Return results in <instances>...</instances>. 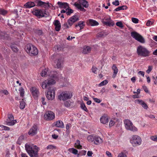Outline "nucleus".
<instances>
[{
  "label": "nucleus",
  "instance_id": "obj_1",
  "mask_svg": "<svg viewBox=\"0 0 157 157\" xmlns=\"http://www.w3.org/2000/svg\"><path fill=\"white\" fill-rule=\"evenodd\" d=\"M51 73V74L49 75V78L44 81L40 84L41 86L43 89H46L49 87L47 91L46 96L48 99L50 100H53L55 95V88L53 87L50 86L55 83V79L57 77L56 75H54V72H52Z\"/></svg>",
  "mask_w": 157,
  "mask_h": 157
},
{
  "label": "nucleus",
  "instance_id": "obj_2",
  "mask_svg": "<svg viewBox=\"0 0 157 157\" xmlns=\"http://www.w3.org/2000/svg\"><path fill=\"white\" fill-rule=\"evenodd\" d=\"M25 148L27 152L30 157H39L38 151L40 149L36 145L26 144Z\"/></svg>",
  "mask_w": 157,
  "mask_h": 157
},
{
  "label": "nucleus",
  "instance_id": "obj_3",
  "mask_svg": "<svg viewBox=\"0 0 157 157\" xmlns=\"http://www.w3.org/2000/svg\"><path fill=\"white\" fill-rule=\"evenodd\" d=\"M136 52L139 56L144 57L149 56L150 53V52L147 48L141 45L137 47Z\"/></svg>",
  "mask_w": 157,
  "mask_h": 157
},
{
  "label": "nucleus",
  "instance_id": "obj_4",
  "mask_svg": "<svg viewBox=\"0 0 157 157\" xmlns=\"http://www.w3.org/2000/svg\"><path fill=\"white\" fill-rule=\"evenodd\" d=\"M78 3L76 2H75L74 4V6L80 11L85 12L86 10L83 7L86 8L89 6L88 2L85 0H78Z\"/></svg>",
  "mask_w": 157,
  "mask_h": 157
},
{
  "label": "nucleus",
  "instance_id": "obj_5",
  "mask_svg": "<svg viewBox=\"0 0 157 157\" xmlns=\"http://www.w3.org/2000/svg\"><path fill=\"white\" fill-rule=\"evenodd\" d=\"M26 51L31 56H35L38 54V50L34 45L28 44L26 46Z\"/></svg>",
  "mask_w": 157,
  "mask_h": 157
},
{
  "label": "nucleus",
  "instance_id": "obj_6",
  "mask_svg": "<svg viewBox=\"0 0 157 157\" xmlns=\"http://www.w3.org/2000/svg\"><path fill=\"white\" fill-rule=\"evenodd\" d=\"M125 128L128 130L133 132L137 131V129L133 125L132 122L128 119H126L124 121Z\"/></svg>",
  "mask_w": 157,
  "mask_h": 157
},
{
  "label": "nucleus",
  "instance_id": "obj_7",
  "mask_svg": "<svg viewBox=\"0 0 157 157\" xmlns=\"http://www.w3.org/2000/svg\"><path fill=\"white\" fill-rule=\"evenodd\" d=\"M72 96V93L68 91L63 92L58 96L59 99L63 101L71 98Z\"/></svg>",
  "mask_w": 157,
  "mask_h": 157
},
{
  "label": "nucleus",
  "instance_id": "obj_8",
  "mask_svg": "<svg viewBox=\"0 0 157 157\" xmlns=\"http://www.w3.org/2000/svg\"><path fill=\"white\" fill-rule=\"evenodd\" d=\"M131 36L136 40L141 43H144L145 40L144 38L140 34L136 32H132Z\"/></svg>",
  "mask_w": 157,
  "mask_h": 157
},
{
  "label": "nucleus",
  "instance_id": "obj_9",
  "mask_svg": "<svg viewBox=\"0 0 157 157\" xmlns=\"http://www.w3.org/2000/svg\"><path fill=\"white\" fill-rule=\"evenodd\" d=\"M141 138L136 135H133L132 139L130 140L131 143L134 146L140 145L141 143Z\"/></svg>",
  "mask_w": 157,
  "mask_h": 157
},
{
  "label": "nucleus",
  "instance_id": "obj_10",
  "mask_svg": "<svg viewBox=\"0 0 157 157\" xmlns=\"http://www.w3.org/2000/svg\"><path fill=\"white\" fill-rule=\"evenodd\" d=\"M44 119L47 121L52 120L55 118L54 113L51 111L46 112L44 114Z\"/></svg>",
  "mask_w": 157,
  "mask_h": 157
},
{
  "label": "nucleus",
  "instance_id": "obj_11",
  "mask_svg": "<svg viewBox=\"0 0 157 157\" xmlns=\"http://www.w3.org/2000/svg\"><path fill=\"white\" fill-rule=\"evenodd\" d=\"M79 20V17L77 15H74L71 17L67 21L68 25L71 27L74 23Z\"/></svg>",
  "mask_w": 157,
  "mask_h": 157
},
{
  "label": "nucleus",
  "instance_id": "obj_12",
  "mask_svg": "<svg viewBox=\"0 0 157 157\" xmlns=\"http://www.w3.org/2000/svg\"><path fill=\"white\" fill-rule=\"evenodd\" d=\"M30 90L33 97L37 98L39 94L38 90L36 87H32L30 88Z\"/></svg>",
  "mask_w": 157,
  "mask_h": 157
},
{
  "label": "nucleus",
  "instance_id": "obj_13",
  "mask_svg": "<svg viewBox=\"0 0 157 157\" xmlns=\"http://www.w3.org/2000/svg\"><path fill=\"white\" fill-rule=\"evenodd\" d=\"M37 126L36 125H34L29 130L28 134L31 136H34L37 133Z\"/></svg>",
  "mask_w": 157,
  "mask_h": 157
},
{
  "label": "nucleus",
  "instance_id": "obj_14",
  "mask_svg": "<svg viewBox=\"0 0 157 157\" xmlns=\"http://www.w3.org/2000/svg\"><path fill=\"white\" fill-rule=\"evenodd\" d=\"M8 118L9 121H8L7 123V125L9 126H12L14 125L17 122L16 120H13L14 117L12 114H10L8 116Z\"/></svg>",
  "mask_w": 157,
  "mask_h": 157
},
{
  "label": "nucleus",
  "instance_id": "obj_15",
  "mask_svg": "<svg viewBox=\"0 0 157 157\" xmlns=\"http://www.w3.org/2000/svg\"><path fill=\"white\" fill-rule=\"evenodd\" d=\"M45 14V11L41 10H36L34 11V14L39 17H44Z\"/></svg>",
  "mask_w": 157,
  "mask_h": 157
},
{
  "label": "nucleus",
  "instance_id": "obj_16",
  "mask_svg": "<svg viewBox=\"0 0 157 157\" xmlns=\"http://www.w3.org/2000/svg\"><path fill=\"white\" fill-rule=\"evenodd\" d=\"M59 8H61L67 9L69 7V5L67 2H58L57 3Z\"/></svg>",
  "mask_w": 157,
  "mask_h": 157
},
{
  "label": "nucleus",
  "instance_id": "obj_17",
  "mask_svg": "<svg viewBox=\"0 0 157 157\" xmlns=\"http://www.w3.org/2000/svg\"><path fill=\"white\" fill-rule=\"evenodd\" d=\"M54 24L55 26V29L57 31H59L61 28V24L60 22L58 20H56L54 21Z\"/></svg>",
  "mask_w": 157,
  "mask_h": 157
},
{
  "label": "nucleus",
  "instance_id": "obj_18",
  "mask_svg": "<svg viewBox=\"0 0 157 157\" xmlns=\"http://www.w3.org/2000/svg\"><path fill=\"white\" fill-rule=\"evenodd\" d=\"M135 102L141 105L144 109H147L148 106L142 100L137 99L135 100Z\"/></svg>",
  "mask_w": 157,
  "mask_h": 157
},
{
  "label": "nucleus",
  "instance_id": "obj_19",
  "mask_svg": "<svg viewBox=\"0 0 157 157\" xmlns=\"http://www.w3.org/2000/svg\"><path fill=\"white\" fill-rule=\"evenodd\" d=\"M100 120L101 123L105 124L108 122V117L106 115H104L101 117Z\"/></svg>",
  "mask_w": 157,
  "mask_h": 157
},
{
  "label": "nucleus",
  "instance_id": "obj_20",
  "mask_svg": "<svg viewBox=\"0 0 157 157\" xmlns=\"http://www.w3.org/2000/svg\"><path fill=\"white\" fill-rule=\"evenodd\" d=\"M94 141L95 144L98 145L102 142V140L100 137L97 136H95Z\"/></svg>",
  "mask_w": 157,
  "mask_h": 157
},
{
  "label": "nucleus",
  "instance_id": "obj_21",
  "mask_svg": "<svg viewBox=\"0 0 157 157\" xmlns=\"http://www.w3.org/2000/svg\"><path fill=\"white\" fill-rule=\"evenodd\" d=\"M35 6V3L34 2H28L24 5V6L27 8H29L33 7Z\"/></svg>",
  "mask_w": 157,
  "mask_h": 157
},
{
  "label": "nucleus",
  "instance_id": "obj_22",
  "mask_svg": "<svg viewBox=\"0 0 157 157\" xmlns=\"http://www.w3.org/2000/svg\"><path fill=\"white\" fill-rule=\"evenodd\" d=\"M112 69L113 71V74L112 75V77L114 78L118 73V69L115 64L113 65L112 67Z\"/></svg>",
  "mask_w": 157,
  "mask_h": 157
},
{
  "label": "nucleus",
  "instance_id": "obj_23",
  "mask_svg": "<svg viewBox=\"0 0 157 157\" xmlns=\"http://www.w3.org/2000/svg\"><path fill=\"white\" fill-rule=\"evenodd\" d=\"M91 50V48L88 46H84L83 47L82 53L84 54H87L90 52Z\"/></svg>",
  "mask_w": 157,
  "mask_h": 157
},
{
  "label": "nucleus",
  "instance_id": "obj_24",
  "mask_svg": "<svg viewBox=\"0 0 157 157\" xmlns=\"http://www.w3.org/2000/svg\"><path fill=\"white\" fill-rule=\"evenodd\" d=\"M88 24L91 26H96L98 25V23L96 21L90 19L89 20Z\"/></svg>",
  "mask_w": 157,
  "mask_h": 157
},
{
  "label": "nucleus",
  "instance_id": "obj_25",
  "mask_svg": "<svg viewBox=\"0 0 157 157\" xmlns=\"http://www.w3.org/2000/svg\"><path fill=\"white\" fill-rule=\"evenodd\" d=\"M13 52H17L18 51L17 45L15 44H12L10 46Z\"/></svg>",
  "mask_w": 157,
  "mask_h": 157
},
{
  "label": "nucleus",
  "instance_id": "obj_26",
  "mask_svg": "<svg viewBox=\"0 0 157 157\" xmlns=\"http://www.w3.org/2000/svg\"><path fill=\"white\" fill-rule=\"evenodd\" d=\"M56 126L58 127L63 128L64 127V124L63 122L61 121H58L56 122Z\"/></svg>",
  "mask_w": 157,
  "mask_h": 157
},
{
  "label": "nucleus",
  "instance_id": "obj_27",
  "mask_svg": "<svg viewBox=\"0 0 157 157\" xmlns=\"http://www.w3.org/2000/svg\"><path fill=\"white\" fill-rule=\"evenodd\" d=\"M128 7L126 6H119L114 10L115 11H118L121 10H127Z\"/></svg>",
  "mask_w": 157,
  "mask_h": 157
},
{
  "label": "nucleus",
  "instance_id": "obj_28",
  "mask_svg": "<svg viewBox=\"0 0 157 157\" xmlns=\"http://www.w3.org/2000/svg\"><path fill=\"white\" fill-rule=\"evenodd\" d=\"M84 25V22L82 21H80L78 22V24H76L75 25V27H76L78 26H79L80 29L81 30L83 28Z\"/></svg>",
  "mask_w": 157,
  "mask_h": 157
},
{
  "label": "nucleus",
  "instance_id": "obj_29",
  "mask_svg": "<svg viewBox=\"0 0 157 157\" xmlns=\"http://www.w3.org/2000/svg\"><path fill=\"white\" fill-rule=\"evenodd\" d=\"M104 21V24H105V25H106L107 26H113L114 24V23L113 21L112 20H110V21H106V22H105V21Z\"/></svg>",
  "mask_w": 157,
  "mask_h": 157
},
{
  "label": "nucleus",
  "instance_id": "obj_30",
  "mask_svg": "<svg viewBox=\"0 0 157 157\" xmlns=\"http://www.w3.org/2000/svg\"><path fill=\"white\" fill-rule=\"evenodd\" d=\"M62 63L63 61L61 59H58L56 63V67L58 68H61L62 67Z\"/></svg>",
  "mask_w": 157,
  "mask_h": 157
},
{
  "label": "nucleus",
  "instance_id": "obj_31",
  "mask_svg": "<svg viewBox=\"0 0 157 157\" xmlns=\"http://www.w3.org/2000/svg\"><path fill=\"white\" fill-rule=\"evenodd\" d=\"M26 105L25 102L24 101V99H22V100L20 102V108L21 109H24Z\"/></svg>",
  "mask_w": 157,
  "mask_h": 157
},
{
  "label": "nucleus",
  "instance_id": "obj_32",
  "mask_svg": "<svg viewBox=\"0 0 157 157\" xmlns=\"http://www.w3.org/2000/svg\"><path fill=\"white\" fill-rule=\"evenodd\" d=\"M95 136L94 135H89L87 137V139L90 142H92L94 140Z\"/></svg>",
  "mask_w": 157,
  "mask_h": 157
},
{
  "label": "nucleus",
  "instance_id": "obj_33",
  "mask_svg": "<svg viewBox=\"0 0 157 157\" xmlns=\"http://www.w3.org/2000/svg\"><path fill=\"white\" fill-rule=\"evenodd\" d=\"M25 139V137L24 135H22L19 137L18 139L17 143L19 144H20L21 142L23 140Z\"/></svg>",
  "mask_w": 157,
  "mask_h": 157
},
{
  "label": "nucleus",
  "instance_id": "obj_34",
  "mask_svg": "<svg viewBox=\"0 0 157 157\" xmlns=\"http://www.w3.org/2000/svg\"><path fill=\"white\" fill-rule=\"evenodd\" d=\"M68 151L69 152L72 153L73 154H74L76 155V154H78V150L75 148H69L68 149Z\"/></svg>",
  "mask_w": 157,
  "mask_h": 157
},
{
  "label": "nucleus",
  "instance_id": "obj_35",
  "mask_svg": "<svg viewBox=\"0 0 157 157\" xmlns=\"http://www.w3.org/2000/svg\"><path fill=\"white\" fill-rule=\"evenodd\" d=\"M75 147L78 149H81L82 146L80 144V141L78 140H77L76 143H75Z\"/></svg>",
  "mask_w": 157,
  "mask_h": 157
},
{
  "label": "nucleus",
  "instance_id": "obj_36",
  "mask_svg": "<svg viewBox=\"0 0 157 157\" xmlns=\"http://www.w3.org/2000/svg\"><path fill=\"white\" fill-rule=\"evenodd\" d=\"M80 107L83 110L85 111L86 112H88V110L84 103L82 102L81 104Z\"/></svg>",
  "mask_w": 157,
  "mask_h": 157
},
{
  "label": "nucleus",
  "instance_id": "obj_37",
  "mask_svg": "<svg viewBox=\"0 0 157 157\" xmlns=\"http://www.w3.org/2000/svg\"><path fill=\"white\" fill-rule=\"evenodd\" d=\"M47 70L46 69H45L42 70L40 73L41 76L42 77H44L47 75Z\"/></svg>",
  "mask_w": 157,
  "mask_h": 157
},
{
  "label": "nucleus",
  "instance_id": "obj_38",
  "mask_svg": "<svg viewBox=\"0 0 157 157\" xmlns=\"http://www.w3.org/2000/svg\"><path fill=\"white\" fill-rule=\"evenodd\" d=\"M36 2L37 4V6H40L42 7L43 6V4H44V2L40 0L37 1Z\"/></svg>",
  "mask_w": 157,
  "mask_h": 157
},
{
  "label": "nucleus",
  "instance_id": "obj_39",
  "mask_svg": "<svg viewBox=\"0 0 157 157\" xmlns=\"http://www.w3.org/2000/svg\"><path fill=\"white\" fill-rule=\"evenodd\" d=\"M67 10H68V11L66 13L67 15H70L71 13H72L73 12V10L71 9H68V8H67L66 9V10L67 11Z\"/></svg>",
  "mask_w": 157,
  "mask_h": 157
},
{
  "label": "nucleus",
  "instance_id": "obj_40",
  "mask_svg": "<svg viewBox=\"0 0 157 157\" xmlns=\"http://www.w3.org/2000/svg\"><path fill=\"white\" fill-rule=\"evenodd\" d=\"M7 13V11L3 9H0V14L3 15H5Z\"/></svg>",
  "mask_w": 157,
  "mask_h": 157
},
{
  "label": "nucleus",
  "instance_id": "obj_41",
  "mask_svg": "<svg viewBox=\"0 0 157 157\" xmlns=\"http://www.w3.org/2000/svg\"><path fill=\"white\" fill-rule=\"evenodd\" d=\"M116 24L117 26L121 28H122L124 26L122 23L121 21L117 22Z\"/></svg>",
  "mask_w": 157,
  "mask_h": 157
},
{
  "label": "nucleus",
  "instance_id": "obj_42",
  "mask_svg": "<svg viewBox=\"0 0 157 157\" xmlns=\"http://www.w3.org/2000/svg\"><path fill=\"white\" fill-rule=\"evenodd\" d=\"M108 83V81L107 80H105L101 82L99 84V86H101L107 84Z\"/></svg>",
  "mask_w": 157,
  "mask_h": 157
},
{
  "label": "nucleus",
  "instance_id": "obj_43",
  "mask_svg": "<svg viewBox=\"0 0 157 157\" xmlns=\"http://www.w3.org/2000/svg\"><path fill=\"white\" fill-rule=\"evenodd\" d=\"M111 20V18L110 17H105L104 19H103L102 20V22L104 24V21H105V22H106V21H110V20Z\"/></svg>",
  "mask_w": 157,
  "mask_h": 157
},
{
  "label": "nucleus",
  "instance_id": "obj_44",
  "mask_svg": "<svg viewBox=\"0 0 157 157\" xmlns=\"http://www.w3.org/2000/svg\"><path fill=\"white\" fill-rule=\"evenodd\" d=\"M20 91V96L21 97H23L24 94V90L22 88H20L19 90Z\"/></svg>",
  "mask_w": 157,
  "mask_h": 157
},
{
  "label": "nucleus",
  "instance_id": "obj_45",
  "mask_svg": "<svg viewBox=\"0 0 157 157\" xmlns=\"http://www.w3.org/2000/svg\"><path fill=\"white\" fill-rule=\"evenodd\" d=\"M56 146L52 145H48L46 147V149H56Z\"/></svg>",
  "mask_w": 157,
  "mask_h": 157
},
{
  "label": "nucleus",
  "instance_id": "obj_46",
  "mask_svg": "<svg viewBox=\"0 0 157 157\" xmlns=\"http://www.w3.org/2000/svg\"><path fill=\"white\" fill-rule=\"evenodd\" d=\"M150 139L152 140L157 142V136H152L150 137Z\"/></svg>",
  "mask_w": 157,
  "mask_h": 157
},
{
  "label": "nucleus",
  "instance_id": "obj_47",
  "mask_svg": "<svg viewBox=\"0 0 157 157\" xmlns=\"http://www.w3.org/2000/svg\"><path fill=\"white\" fill-rule=\"evenodd\" d=\"M10 153L9 150L7 149L6 151V155L5 157H10Z\"/></svg>",
  "mask_w": 157,
  "mask_h": 157
},
{
  "label": "nucleus",
  "instance_id": "obj_48",
  "mask_svg": "<svg viewBox=\"0 0 157 157\" xmlns=\"http://www.w3.org/2000/svg\"><path fill=\"white\" fill-rule=\"evenodd\" d=\"M117 157H127V156L125 154L121 152L118 154Z\"/></svg>",
  "mask_w": 157,
  "mask_h": 157
},
{
  "label": "nucleus",
  "instance_id": "obj_49",
  "mask_svg": "<svg viewBox=\"0 0 157 157\" xmlns=\"http://www.w3.org/2000/svg\"><path fill=\"white\" fill-rule=\"evenodd\" d=\"M132 21L135 23H138L139 20L137 18H132Z\"/></svg>",
  "mask_w": 157,
  "mask_h": 157
},
{
  "label": "nucleus",
  "instance_id": "obj_50",
  "mask_svg": "<svg viewBox=\"0 0 157 157\" xmlns=\"http://www.w3.org/2000/svg\"><path fill=\"white\" fill-rule=\"evenodd\" d=\"M97 69H98L96 67L93 66L92 68V72L95 74H97Z\"/></svg>",
  "mask_w": 157,
  "mask_h": 157
},
{
  "label": "nucleus",
  "instance_id": "obj_51",
  "mask_svg": "<svg viewBox=\"0 0 157 157\" xmlns=\"http://www.w3.org/2000/svg\"><path fill=\"white\" fill-rule=\"evenodd\" d=\"M115 122L113 120H111L109 123V126L111 127L114 125Z\"/></svg>",
  "mask_w": 157,
  "mask_h": 157
},
{
  "label": "nucleus",
  "instance_id": "obj_52",
  "mask_svg": "<svg viewBox=\"0 0 157 157\" xmlns=\"http://www.w3.org/2000/svg\"><path fill=\"white\" fill-rule=\"evenodd\" d=\"M112 4L116 6H118L119 5L120 3L118 0H115L112 2Z\"/></svg>",
  "mask_w": 157,
  "mask_h": 157
},
{
  "label": "nucleus",
  "instance_id": "obj_53",
  "mask_svg": "<svg viewBox=\"0 0 157 157\" xmlns=\"http://www.w3.org/2000/svg\"><path fill=\"white\" fill-rule=\"evenodd\" d=\"M0 127L2 128H3V129L5 130H9L10 129V128L9 127L7 126H4L3 125H1Z\"/></svg>",
  "mask_w": 157,
  "mask_h": 157
},
{
  "label": "nucleus",
  "instance_id": "obj_54",
  "mask_svg": "<svg viewBox=\"0 0 157 157\" xmlns=\"http://www.w3.org/2000/svg\"><path fill=\"white\" fill-rule=\"evenodd\" d=\"M152 70V66H149L148 67V69L146 71V72L147 73H149Z\"/></svg>",
  "mask_w": 157,
  "mask_h": 157
},
{
  "label": "nucleus",
  "instance_id": "obj_55",
  "mask_svg": "<svg viewBox=\"0 0 157 157\" xmlns=\"http://www.w3.org/2000/svg\"><path fill=\"white\" fill-rule=\"evenodd\" d=\"M108 34H106V33L103 32H101L99 33V36L102 37L104 36H106Z\"/></svg>",
  "mask_w": 157,
  "mask_h": 157
},
{
  "label": "nucleus",
  "instance_id": "obj_56",
  "mask_svg": "<svg viewBox=\"0 0 157 157\" xmlns=\"http://www.w3.org/2000/svg\"><path fill=\"white\" fill-rule=\"evenodd\" d=\"M94 100L96 102L98 103H100L101 102V101L97 98H93Z\"/></svg>",
  "mask_w": 157,
  "mask_h": 157
},
{
  "label": "nucleus",
  "instance_id": "obj_57",
  "mask_svg": "<svg viewBox=\"0 0 157 157\" xmlns=\"http://www.w3.org/2000/svg\"><path fill=\"white\" fill-rule=\"evenodd\" d=\"M49 2L46 3L44 2V4H43V6L42 7L44 8H46L47 7H49Z\"/></svg>",
  "mask_w": 157,
  "mask_h": 157
},
{
  "label": "nucleus",
  "instance_id": "obj_58",
  "mask_svg": "<svg viewBox=\"0 0 157 157\" xmlns=\"http://www.w3.org/2000/svg\"><path fill=\"white\" fill-rule=\"evenodd\" d=\"M64 105L67 107H68L70 106V104L68 101H67L64 102Z\"/></svg>",
  "mask_w": 157,
  "mask_h": 157
},
{
  "label": "nucleus",
  "instance_id": "obj_59",
  "mask_svg": "<svg viewBox=\"0 0 157 157\" xmlns=\"http://www.w3.org/2000/svg\"><path fill=\"white\" fill-rule=\"evenodd\" d=\"M71 125V124L70 123L67 124L66 125V129H67V131L69 132V129L70 126Z\"/></svg>",
  "mask_w": 157,
  "mask_h": 157
},
{
  "label": "nucleus",
  "instance_id": "obj_60",
  "mask_svg": "<svg viewBox=\"0 0 157 157\" xmlns=\"http://www.w3.org/2000/svg\"><path fill=\"white\" fill-rule=\"evenodd\" d=\"M41 101L43 105H45L46 104V102L45 101V98L44 97H42L41 98Z\"/></svg>",
  "mask_w": 157,
  "mask_h": 157
},
{
  "label": "nucleus",
  "instance_id": "obj_61",
  "mask_svg": "<svg viewBox=\"0 0 157 157\" xmlns=\"http://www.w3.org/2000/svg\"><path fill=\"white\" fill-rule=\"evenodd\" d=\"M18 10L17 9H15L14 10V13L16 14L15 17L16 18L18 17V15L17 13Z\"/></svg>",
  "mask_w": 157,
  "mask_h": 157
},
{
  "label": "nucleus",
  "instance_id": "obj_62",
  "mask_svg": "<svg viewBox=\"0 0 157 157\" xmlns=\"http://www.w3.org/2000/svg\"><path fill=\"white\" fill-rule=\"evenodd\" d=\"M63 27L64 29H67L69 27L67 23L66 22L63 24Z\"/></svg>",
  "mask_w": 157,
  "mask_h": 157
},
{
  "label": "nucleus",
  "instance_id": "obj_63",
  "mask_svg": "<svg viewBox=\"0 0 157 157\" xmlns=\"http://www.w3.org/2000/svg\"><path fill=\"white\" fill-rule=\"evenodd\" d=\"M152 24V22L148 20L146 23V25L147 26H150Z\"/></svg>",
  "mask_w": 157,
  "mask_h": 157
},
{
  "label": "nucleus",
  "instance_id": "obj_64",
  "mask_svg": "<svg viewBox=\"0 0 157 157\" xmlns=\"http://www.w3.org/2000/svg\"><path fill=\"white\" fill-rule=\"evenodd\" d=\"M93 154L92 151H88L87 153V155L88 156H91Z\"/></svg>",
  "mask_w": 157,
  "mask_h": 157
}]
</instances>
